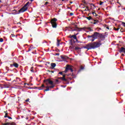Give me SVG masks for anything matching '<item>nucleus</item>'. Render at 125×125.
Wrapping results in <instances>:
<instances>
[{
    "label": "nucleus",
    "mask_w": 125,
    "mask_h": 125,
    "mask_svg": "<svg viewBox=\"0 0 125 125\" xmlns=\"http://www.w3.org/2000/svg\"><path fill=\"white\" fill-rule=\"evenodd\" d=\"M102 45V43L101 42V41H99L98 42H95L93 43H89L86 45L84 48H86L88 50L89 49H95V48H98V47H100Z\"/></svg>",
    "instance_id": "f257e3e1"
},
{
    "label": "nucleus",
    "mask_w": 125,
    "mask_h": 125,
    "mask_svg": "<svg viewBox=\"0 0 125 125\" xmlns=\"http://www.w3.org/2000/svg\"><path fill=\"white\" fill-rule=\"evenodd\" d=\"M88 39L89 38H91L90 39V41H91L92 42H93L94 41H95V40H96V39H98V38H99V33L98 32H94V34L90 36V35H88L87 36Z\"/></svg>",
    "instance_id": "f03ea898"
},
{
    "label": "nucleus",
    "mask_w": 125,
    "mask_h": 125,
    "mask_svg": "<svg viewBox=\"0 0 125 125\" xmlns=\"http://www.w3.org/2000/svg\"><path fill=\"white\" fill-rule=\"evenodd\" d=\"M73 25H74V27H73L74 28V29H73V27H72L71 26H69L68 27L69 28V29H70L72 32H75V31L80 32V31H82V30H84V27H83V28L78 27V25L77 24H75V23H73Z\"/></svg>",
    "instance_id": "7ed1b4c3"
},
{
    "label": "nucleus",
    "mask_w": 125,
    "mask_h": 125,
    "mask_svg": "<svg viewBox=\"0 0 125 125\" xmlns=\"http://www.w3.org/2000/svg\"><path fill=\"white\" fill-rule=\"evenodd\" d=\"M30 2H27L19 10V13H22V12H25V11H27L28 10V6H29V4H30Z\"/></svg>",
    "instance_id": "20e7f679"
},
{
    "label": "nucleus",
    "mask_w": 125,
    "mask_h": 125,
    "mask_svg": "<svg viewBox=\"0 0 125 125\" xmlns=\"http://www.w3.org/2000/svg\"><path fill=\"white\" fill-rule=\"evenodd\" d=\"M57 21V19H56V18H54L51 20L50 23L53 28H56V27H57V23H56Z\"/></svg>",
    "instance_id": "39448f33"
},
{
    "label": "nucleus",
    "mask_w": 125,
    "mask_h": 125,
    "mask_svg": "<svg viewBox=\"0 0 125 125\" xmlns=\"http://www.w3.org/2000/svg\"><path fill=\"white\" fill-rule=\"evenodd\" d=\"M44 83H46V84L47 85L49 84H53L54 83H53V81L50 80V79H47L44 80Z\"/></svg>",
    "instance_id": "423d86ee"
},
{
    "label": "nucleus",
    "mask_w": 125,
    "mask_h": 125,
    "mask_svg": "<svg viewBox=\"0 0 125 125\" xmlns=\"http://www.w3.org/2000/svg\"><path fill=\"white\" fill-rule=\"evenodd\" d=\"M12 63L13 64H11L10 65V67L11 68H12V67H15V68H18V67H19V64L15 62H14V61H12Z\"/></svg>",
    "instance_id": "0eeeda50"
},
{
    "label": "nucleus",
    "mask_w": 125,
    "mask_h": 125,
    "mask_svg": "<svg viewBox=\"0 0 125 125\" xmlns=\"http://www.w3.org/2000/svg\"><path fill=\"white\" fill-rule=\"evenodd\" d=\"M62 77H59V80H62V81H64V82H67V79H66V75H62Z\"/></svg>",
    "instance_id": "6e6552de"
},
{
    "label": "nucleus",
    "mask_w": 125,
    "mask_h": 125,
    "mask_svg": "<svg viewBox=\"0 0 125 125\" xmlns=\"http://www.w3.org/2000/svg\"><path fill=\"white\" fill-rule=\"evenodd\" d=\"M119 52L120 53H122V52H124V53H125V48L124 47H122L121 49L119 50Z\"/></svg>",
    "instance_id": "1a4fd4ad"
},
{
    "label": "nucleus",
    "mask_w": 125,
    "mask_h": 125,
    "mask_svg": "<svg viewBox=\"0 0 125 125\" xmlns=\"http://www.w3.org/2000/svg\"><path fill=\"white\" fill-rule=\"evenodd\" d=\"M35 48H36V47H34L32 46H31L29 48H28V50L27 51V52H29V51H33L34 50V49H35Z\"/></svg>",
    "instance_id": "9d476101"
},
{
    "label": "nucleus",
    "mask_w": 125,
    "mask_h": 125,
    "mask_svg": "<svg viewBox=\"0 0 125 125\" xmlns=\"http://www.w3.org/2000/svg\"><path fill=\"white\" fill-rule=\"evenodd\" d=\"M21 81V79H20V78L17 77L16 78V80H13V83H14V82H16V83H19L20 81Z\"/></svg>",
    "instance_id": "9b49d317"
},
{
    "label": "nucleus",
    "mask_w": 125,
    "mask_h": 125,
    "mask_svg": "<svg viewBox=\"0 0 125 125\" xmlns=\"http://www.w3.org/2000/svg\"><path fill=\"white\" fill-rule=\"evenodd\" d=\"M99 38L102 39H105V36L101 33H99Z\"/></svg>",
    "instance_id": "f8f14e48"
},
{
    "label": "nucleus",
    "mask_w": 125,
    "mask_h": 125,
    "mask_svg": "<svg viewBox=\"0 0 125 125\" xmlns=\"http://www.w3.org/2000/svg\"><path fill=\"white\" fill-rule=\"evenodd\" d=\"M61 58H62V60H67V59H68V57L62 55L61 56Z\"/></svg>",
    "instance_id": "ddd939ff"
},
{
    "label": "nucleus",
    "mask_w": 125,
    "mask_h": 125,
    "mask_svg": "<svg viewBox=\"0 0 125 125\" xmlns=\"http://www.w3.org/2000/svg\"><path fill=\"white\" fill-rule=\"evenodd\" d=\"M51 66L52 69H54V68H55V67L56 66V64L55 63L52 62L51 63Z\"/></svg>",
    "instance_id": "4468645a"
},
{
    "label": "nucleus",
    "mask_w": 125,
    "mask_h": 125,
    "mask_svg": "<svg viewBox=\"0 0 125 125\" xmlns=\"http://www.w3.org/2000/svg\"><path fill=\"white\" fill-rule=\"evenodd\" d=\"M70 38H73L74 40H76V42H78V39H77V35H73L71 36Z\"/></svg>",
    "instance_id": "2eb2a0df"
},
{
    "label": "nucleus",
    "mask_w": 125,
    "mask_h": 125,
    "mask_svg": "<svg viewBox=\"0 0 125 125\" xmlns=\"http://www.w3.org/2000/svg\"><path fill=\"white\" fill-rule=\"evenodd\" d=\"M85 18H86V19H87L88 20H93V19H92V17H91V16L85 17Z\"/></svg>",
    "instance_id": "dca6fc26"
},
{
    "label": "nucleus",
    "mask_w": 125,
    "mask_h": 125,
    "mask_svg": "<svg viewBox=\"0 0 125 125\" xmlns=\"http://www.w3.org/2000/svg\"><path fill=\"white\" fill-rule=\"evenodd\" d=\"M55 86V83H53L52 84H51V86L49 87V88H53Z\"/></svg>",
    "instance_id": "f3484780"
},
{
    "label": "nucleus",
    "mask_w": 125,
    "mask_h": 125,
    "mask_svg": "<svg viewBox=\"0 0 125 125\" xmlns=\"http://www.w3.org/2000/svg\"><path fill=\"white\" fill-rule=\"evenodd\" d=\"M42 87H44V85L42 84V86L39 87L37 88H38V89H39V90H41L42 89Z\"/></svg>",
    "instance_id": "a211bd4d"
},
{
    "label": "nucleus",
    "mask_w": 125,
    "mask_h": 125,
    "mask_svg": "<svg viewBox=\"0 0 125 125\" xmlns=\"http://www.w3.org/2000/svg\"><path fill=\"white\" fill-rule=\"evenodd\" d=\"M57 46H59V45H60V40H57Z\"/></svg>",
    "instance_id": "6ab92c4d"
},
{
    "label": "nucleus",
    "mask_w": 125,
    "mask_h": 125,
    "mask_svg": "<svg viewBox=\"0 0 125 125\" xmlns=\"http://www.w3.org/2000/svg\"><path fill=\"white\" fill-rule=\"evenodd\" d=\"M69 71V67H66L65 70H64V73H67Z\"/></svg>",
    "instance_id": "aec40b11"
},
{
    "label": "nucleus",
    "mask_w": 125,
    "mask_h": 125,
    "mask_svg": "<svg viewBox=\"0 0 125 125\" xmlns=\"http://www.w3.org/2000/svg\"><path fill=\"white\" fill-rule=\"evenodd\" d=\"M46 89L44 90V91H49V87H46Z\"/></svg>",
    "instance_id": "412c9836"
},
{
    "label": "nucleus",
    "mask_w": 125,
    "mask_h": 125,
    "mask_svg": "<svg viewBox=\"0 0 125 125\" xmlns=\"http://www.w3.org/2000/svg\"><path fill=\"white\" fill-rule=\"evenodd\" d=\"M92 14H93V15L94 16H97V14H96V13H95V12H93L92 13Z\"/></svg>",
    "instance_id": "4be33fe9"
},
{
    "label": "nucleus",
    "mask_w": 125,
    "mask_h": 125,
    "mask_svg": "<svg viewBox=\"0 0 125 125\" xmlns=\"http://www.w3.org/2000/svg\"><path fill=\"white\" fill-rule=\"evenodd\" d=\"M87 29L90 31V32H92V31H93V30L91 29V28L90 27H88Z\"/></svg>",
    "instance_id": "5701e85b"
},
{
    "label": "nucleus",
    "mask_w": 125,
    "mask_h": 125,
    "mask_svg": "<svg viewBox=\"0 0 125 125\" xmlns=\"http://www.w3.org/2000/svg\"><path fill=\"white\" fill-rule=\"evenodd\" d=\"M69 70H70V72H73L74 70H73V69L71 68L70 67H68Z\"/></svg>",
    "instance_id": "b1692460"
},
{
    "label": "nucleus",
    "mask_w": 125,
    "mask_h": 125,
    "mask_svg": "<svg viewBox=\"0 0 125 125\" xmlns=\"http://www.w3.org/2000/svg\"><path fill=\"white\" fill-rule=\"evenodd\" d=\"M115 31H119L120 30V28H116L115 27L114 28Z\"/></svg>",
    "instance_id": "393cba45"
},
{
    "label": "nucleus",
    "mask_w": 125,
    "mask_h": 125,
    "mask_svg": "<svg viewBox=\"0 0 125 125\" xmlns=\"http://www.w3.org/2000/svg\"><path fill=\"white\" fill-rule=\"evenodd\" d=\"M83 69H84V67L81 65L80 67V70H83Z\"/></svg>",
    "instance_id": "a878e982"
},
{
    "label": "nucleus",
    "mask_w": 125,
    "mask_h": 125,
    "mask_svg": "<svg viewBox=\"0 0 125 125\" xmlns=\"http://www.w3.org/2000/svg\"><path fill=\"white\" fill-rule=\"evenodd\" d=\"M103 3H104V2H102V1H100V5H102L103 4Z\"/></svg>",
    "instance_id": "bb28decb"
},
{
    "label": "nucleus",
    "mask_w": 125,
    "mask_h": 125,
    "mask_svg": "<svg viewBox=\"0 0 125 125\" xmlns=\"http://www.w3.org/2000/svg\"><path fill=\"white\" fill-rule=\"evenodd\" d=\"M93 20L94 22H97V23H98L99 22V21L98 20Z\"/></svg>",
    "instance_id": "cd10ccee"
},
{
    "label": "nucleus",
    "mask_w": 125,
    "mask_h": 125,
    "mask_svg": "<svg viewBox=\"0 0 125 125\" xmlns=\"http://www.w3.org/2000/svg\"><path fill=\"white\" fill-rule=\"evenodd\" d=\"M3 42V39L0 38V42Z\"/></svg>",
    "instance_id": "c85d7f7f"
},
{
    "label": "nucleus",
    "mask_w": 125,
    "mask_h": 125,
    "mask_svg": "<svg viewBox=\"0 0 125 125\" xmlns=\"http://www.w3.org/2000/svg\"><path fill=\"white\" fill-rule=\"evenodd\" d=\"M7 115H8V113H5V115L4 116V118H7V117H8V116H7Z\"/></svg>",
    "instance_id": "c756f323"
},
{
    "label": "nucleus",
    "mask_w": 125,
    "mask_h": 125,
    "mask_svg": "<svg viewBox=\"0 0 125 125\" xmlns=\"http://www.w3.org/2000/svg\"><path fill=\"white\" fill-rule=\"evenodd\" d=\"M79 49H80V47H75V50H79Z\"/></svg>",
    "instance_id": "7c9ffc66"
},
{
    "label": "nucleus",
    "mask_w": 125,
    "mask_h": 125,
    "mask_svg": "<svg viewBox=\"0 0 125 125\" xmlns=\"http://www.w3.org/2000/svg\"><path fill=\"white\" fill-rule=\"evenodd\" d=\"M58 82H59V81L58 80H57V79H56L55 80V83H58Z\"/></svg>",
    "instance_id": "2f4dec72"
},
{
    "label": "nucleus",
    "mask_w": 125,
    "mask_h": 125,
    "mask_svg": "<svg viewBox=\"0 0 125 125\" xmlns=\"http://www.w3.org/2000/svg\"><path fill=\"white\" fill-rule=\"evenodd\" d=\"M9 123H4V124H3L2 125H9Z\"/></svg>",
    "instance_id": "473e14b6"
},
{
    "label": "nucleus",
    "mask_w": 125,
    "mask_h": 125,
    "mask_svg": "<svg viewBox=\"0 0 125 125\" xmlns=\"http://www.w3.org/2000/svg\"><path fill=\"white\" fill-rule=\"evenodd\" d=\"M14 37H15V35H14V34H11L10 36L11 38H14Z\"/></svg>",
    "instance_id": "72a5a7b5"
},
{
    "label": "nucleus",
    "mask_w": 125,
    "mask_h": 125,
    "mask_svg": "<svg viewBox=\"0 0 125 125\" xmlns=\"http://www.w3.org/2000/svg\"><path fill=\"white\" fill-rule=\"evenodd\" d=\"M30 71H31V72H32V73H34V70H33V67H32L31 68Z\"/></svg>",
    "instance_id": "f704fd0d"
},
{
    "label": "nucleus",
    "mask_w": 125,
    "mask_h": 125,
    "mask_svg": "<svg viewBox=\"0 0 125 125\" xmlns=\"http://www.w3.org/2000/svg\"><path fill=\"white\" fill-rule=\"evenodd\" d=\"M69 15H70V16H73V15H74V13H70L69 14Z\"/></svg>",
    "instance_id": "c9c22d12"
},
{
    "label": "nucleus",
    "mask_w": 125,
    "mask_h": 125,
    "mask_svg": "<svg viewBox=\"0 0 125 125\" xmlns=\"http://www.w3.org/2000/svg\"><path fill=\"white\" fill-rule=\"evenodd\" d=\"M120 31L121 32V33H124V32H125V30L124 31V30H123V29H121L120 30Z\"/></svg>",
    "instance_id": "e433bc0d"
},
{
    "label": "nucleus",
    "mask_w": 125,
    "mask_h": 125,
    "mask_svg": "<svg viewBox=\"0 0 125 125\" xmlns=\"http://www.w3.org/2000/svg\"><path fill=\"white\" fill-rule=\"evenodd\" d=\"M56 56H59V55H60V54L59 53H56V54L55 55Z\"/></svg>",
    "instance_id": "4c0bfd02"
},
{
    "label": "nucleus",
    "mask_w": 125,
    "mask_h": 125,
    "mask_svg": "<svg viewBox=\"0 0 125 125\" xmlns=\"http://www.w3.org/2000/svg\"><path fill=\"white\" fill-rule=\"evenodd\" d=\"M29 99H27V100H25V102H29Z\"/></svg>",
    "instance_id": "58836bf2"
},
{
    "label": "nucleus",
    "mask_w": 125,
    "mask_h": 125,
    "mask_svg": "<svg viewBox=\"0 0 125 125\" xmlns=\"http://www.w3.org/2000/svg\"><path fill=\"white\" fill-rule=\"evenodd\" d=\"M86 8L87 9V10H89V7H88V6H86Z\"/></svg>",
    "instance_id": "ea45409f"
},
{
    "label": "nucleus",
    "mask_w": 125,
    "mask_h": 125,
    "mask_svg": "<svg viewBox=\"0 0 125 125\" xmlns=\"http://www.w3.org/2000/svg\"><path fill=\"white\" fill-rule=\"evenodd\" d=\"M7 118L9 119L10 120H12V118H11V117L8 116Z\"/></svg>",
    "instance_id": "a19ab883"
},
{
    "label": "nucleus",
    "mask_w": 125,
    "mask_h": 125,
    "mask_svg": "<svg viewBox=\"0 0 125 125\" xmlns=\"http://www.w3.org/2000/svg\"><path fill=\"white\" fill-rule=\"evenodd\" d=\"M48 3H49L48 2H46L44 3V5H46L47 4H48Z\"/></svg>",
    "instance_id": "79ce46f5"
},
{
    "label": "nucleus",
    "mask_w": 125,
    "mask_h": 125,
    "mask_svg": "<svg viewBox=\"0 0 125 125\" xmlns=\"http://www.w3.org/2000/svg\"><path fill=\"white\" fill-rule=\"evenodd\" d=\"M32 53H33V54H36V51H32Z\"/></svg>",
    "instance_id": "37998d69"
},
{
    "label": "nucleus",
    "mask_w": 125,
    "mask_h": 125,
    "mask_svg": "<svg viewBox=\"0 0 125 125\" xmlns=\"http://www.w3.org/2000/svg\"><path fill=\"white\" fill-rule=\"evenodd\" d=\"M59 74H60V75H63V72H60L59 73Z\"/></svg>",
    "instance_id": "c03bdc74"
},
{
    "label": "nucleus",
    "mask_w": 125,
    "mask_h": 125,
    "mask_svg": "<svg viewBox=\"0 0 125 125\" xmlns=\"http://www.w3.org/2000/svg\"><path fill=\"white\" fill-rule=\"evenodd\" d=\"M98 22H93V24H94V25H95V24H97Z\"/></svg>",
    "instance_id": "a18cd8bd"
},
{
    "label": "nucleus",
    "mask_w": 125,
    "mask_h": 125,
    "mask_svg": "<svg viewBox=\"0 0 125 125\" xmlns=\"http://www.w3.org/2000/svg\"><path fill=\"white\" fill-rule=\"evenodd\" d=\"M84 11H89V10H87V9L84 10Z\"/></svg>",
    "instance_id": "49530a36"
},
{
    "label": "nucleus",
    "mask_w": 125,
    "mask_h": 125,
    "mask_svg": "<svg viewBox=\"0 0 125 125\" xmlns=\"http://www.w3.org/2000/svg\"><path fill=\"white\" fill-rule=\"evenodd\" d=\"M106 29H107L108 30H109V26H106Z\"/></svg>",
    "instance_id": "de8ad7c7"
},
{
    "label": "nucleus",
    "mask_w": 125,
    "mask_h": 125,
    "mask_svg": "<svg viewBox=\"0 0 125 125\" xmlns=\"http://www.w3.org/2000/svg\"><path fill=\"white\" fill-rule=\"evenodd\" d=\"M90 5H93V6H94V4H90Z\"/></svg>",
    "instance_id": "09e8293b"
},
{
    "label": "nucleus",
    "mask_w": 125,
    "mask_h": 125,
    "mask_svg": "<svg viewBox=\"0 0 125 125\" xmlns=\"http://www.w3.org/2000/svg\"><path fill=\"white\" fill-rule=\"evenodd\" d=\"M121 55H122V56H125V54H122Z\"/></svg>",
    "instance_id": "8fccbe9b"
},
{
    "label": "nucleus",
    "mask_w": 125,
    "mask_h": 125,
    "mask_svg": "<svg viewBox=\"0 0 125 125\" xmlns=\"http://www.w3.org/2000/svg\"><path fill=\"white\" fill-rule=\"evenodd\" d=\"M51 73H54V71H51Z\"/></svg>",
    "instance_id": "3c124183"
},
{
    "label": "nucleus",
    "mask_w": 125,
    "mask_h": 125,
    "mask_svg": "<svg viewBox=\"0 0 125 125\" xmlns=\"http://www.w3.org/2000/svg\"><path fill=\"white\" fill-rule=\"evenodd\" d=\"M91 24H93V22L91 21Z\"/></svg>",
    "instance_id": "603ef678"
},
{
    "label": "nucleus",
    "mask_w": 125,
    "mask_h": 125,
    "mask_svg": "<svg viewBox=\"0 0 125 125\" xmlns=\"http://www.w3.org/2000/svg\"><path fill=\"white\" fill-rule=\"evenodd\" d=\"M30 0V1H34V0Z\"/></svg>",
    "instance_id": "864d4df0"
},
{
    "label": "nucleus",
    "mask_w": 125,
    "mask_h": 125,
    "mask_svg": "<svg viewBox=\"0 0 125 125\" xmlns=\"http://www.w3.org/2000/svg\"><path fill=\"white\" fill-rule=\"evenodd\" d=\"M70 3H73V2L72 1H70Z\"/></svg>",
    "instance_id": "5fc2aeb1"
},
{
    "label": "nucleus",
    "mask_w": 125,
    "mask_h": 125,
    "mask_svg": "<svg viewBox=\"0 0 125 125\" xmlns=\"http://www.w3.org/2000/svg\"><path fill=\"white\" fill-rule=\"evenodd\" d=\"M12 56H14V55H13V54H12Z\"/></svg>",
    "instance_id": "6e6d98bb"
},
{
    "label": "nucleus",
    "mask_w": 125,
    "mask_h": 125,
    "mask_svg": "<svg viewBox=\"0 0 125 125\" xmlns=\"http://www.w3.org/2000/svg\"><path fill=\"white\" fill-rule=\"evenodd\" d=\"M48 72H51L50 70H48Z\"/></svg>",
    "instance_id": "4d7b16f0"
},
{
    "label": "nucleus",
    "mask_w": 125,
    "mask_h": 125,
    "mask_svg": "<svg viewBox=\"0 0 125 125\" xmlns=\"http://www.w3.org/2000/svg\"><path fill=\"white\" fill-rule=\"evenodd\" d=\"M107 26V25L105 24L104 25V27H106Z\"/></svg>",
    "instance_id": "13d9d810"
},
{
    "label": "nucleus",
    "mask_w": 125,
    "mask_h": 125,
    "mask_svg": "<svg viewBox=\"0 0 125 125\" xmlns=\"http://www.w3.org/2000/svg\"><path fill=\"white\" fill-rule=\"evenodd\" d=\"M90 14H88V16H89Z\"/></svg>",
    "instance_id": "bf43d9fd"
},
{
    "label": "nucleus",
    "mask_w": 125,
    "mask_h": 125,
    "mask_svg": "<svg viewBox=\"0 0 125 125\" xmlns=\"http://www.w3.org/2000/svg\"><path fill=\"white\" fill-rule=\"evenodd\" d=\"M24 84H25V85L27 84V83H24Z\"/></svg>",
    "instance_id": "052dcab7"
},
{
    "label": "nucleus",
    "mask_w": 125,
    "mask_h": 125,
    "mask_svg": "<svg viewBox=\"0 0 125 125\" xmlns=\"http://www.w3.org/2000/svg\"><path fill=\"white\" fill-rule=\"evenodd\" d=\"M26 84H27V85H29V84L27 83Z\"/></svg>",
    "instance_id": "680f3d73"
},
{
    "label": "nucleus",
    "mask_w": 125,
    "mask_h": 125,
    "mask_svg": "<svg viewBox=\"0 0 125 125\" xmlns=\"http://www.w3.org/2000/svg\"><path fill=\"white\" fill-rule=\"evenodd\" d=\"M0 2H1V1L0 0Z\"/></svg>",
    "instance_id": "e2e57ef3"
},
{
    "label": "nucleus",
    "mask_w": 125,
    "mask_h": 125,
    "mask_svg": "<svg viewBox=\"0 0 125 125\" xmlns=\"http://www.w3.org/2000/svg\"><path fill=\"white\" fill-rule=\"evenodd\" d=\"M72 44H73V43H72V42H71V45H72Z\"/></svg>",
    "instance_id": "0e129e2a"
},
{
    "label": "nucleus",
    "mask_w": 125,
    "mask_h": 125,
    "mask_svg": "<svg viewBox=\"0 0 125 125\" xmlns=\"http://www.w3.org/2000/svg\"><path fill=\"white\" fill-rule=\"evenodd\" d=\"M62 0V1H64V0Z\"/></svg>",
    "instance_id": "69168bd1"
},
{
    "label": "nucleus",
    "mask_w": 125,
    "mask_h": 125,
    "mask_svg": "<svg viewBox=\"0 0 125 125\" xmlns=\"http://www.w3.org/2000/svg\"><path fill=\"white\" fill-rule=\"evenodd\" d=\"M125 10V8H124Z\"/></svg>",
    "instance_id": "338daca9"
}]
</instances>
